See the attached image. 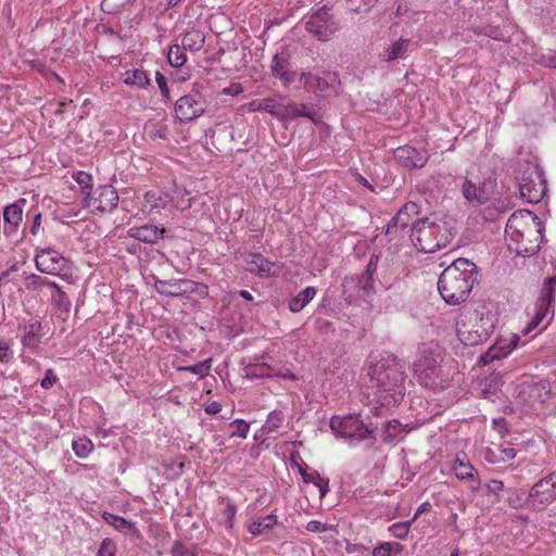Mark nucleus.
<instances>
[{"label": "nucleus", "mask_w": 556, "mask_h": 556, "mask_svg": "<svg viewBox=\"0 0 556 556\" xmlns=\"http://www.w3.org/2000/svg\"><path fill=\"white\" fill-rule=\"evenodd\" d=\"M370 388L375 389L374 399L380 407H393L405 395L403 365L395 357L377 362L368 371Z\"/></svg>", "instance_id": "f257e3e1"}, {"label": "nucleus", "mask_w": 556, "mask_h": 556, "mask_svg": "<svg viewBox=\"0 0 556 556\" xmlns=\"http://www.w3.org/2000/svg\"><path fill=\"white\" fill-rule=\"evenodd\" d=\"M543 230L539 217L528 210L513 213L505 229L511 242L509 248L525 257L532 256L540 251Z\"/></svg>", "instance_id": "f03ea898"}, {"label": "nucleus", "mask_w": 556, "mask_h": 556, "mask_svg": "<svg viewBox=\"0 0 556 556\" xmlns=\"http://www.w3.org/2000/svg\"><path fill=\"white\" fill-rule=\"evenodd\" d=\"M477 266L467 258H457L439 277L438 290L448 305L467 300L476 281Z\"/></svg>", "instance_id": "7ed1b4c3"}, {"label": "nucleus", "mask_w": 556, "mask_h": 556, "mask_svg": "<svg viewBox=\"0 0 556 556\" xmlns=\"http://www.w3.org/2000/svg\"><path fill=\"white\" fill-rule=\"evenodd\" d=\"M455 231L446 222H432L425 217L416 220L410 229V241L424 253H433L445 248L454 238Z\"/></svg>", "instance_id": "20e7f679"}, {"label": "nucleus", "mask_w": 556, "mask_h": 556, "mask_svg": "<svg viewBox=\"0 0 556 556\" xmlns=\"http://www.w3.org/2000/svg\"><path fill=\"white\" fill-rule=\"evenodd\" d=\"M329 427L337 438L343 439L352 447L366 441H376V428L365 422L359 414L332 416Z\"/></svg>", "instance_id": "39448f33"}, {"label": "nucleus", "mask_w": 556, "mask_h": 556, "mask_svg": "<svg viewBox=\"0 0 556 556\" xmlns=\"http://www.w3.org/2000/svg\"><path fill=\"white\" fill-rule=\"evenodd\" d=\"M517 179L520 197L528 203H539L547 192L546 179L539 166L527 164Z\"/></svg>", "instance_id": "423d86ee"}, {"label": "nucleus", "mask_w": 556, "mask_h": 556, "mask_svg": "<svg viewBox=\"0 0 556 556\" xmlns=\"http://www.w3.org/2000/svg\"><path fill=\"white\" fill-rule=\"evenodd\" d=\"M305 29L318 40L327 41L339 29V23L330 8L323 5L307 17Z\"/></svg>", "instance_id": "0eeeda50"}, {"label": "nucleus", "mask_w": 556, "mask_h": 556, "mask_svg": "<svg viewBox=\"0 0 556 556\" xmlns=\"http://www.w3.org/2000/svg\"><path fill=\"white\" fill-rule=\"evenodd\" d=\"M207 103L201 92L192 89L188 94L180 97L175 103L176 117L181 123H191L202 116Z\"/></svg>", "instance_id": "6e6552de"}, {"label": "nucleus", "mask_w": 556, "mask_h": 556, "mask_svg": "<svg viewBox=\"0 0 556 556\" xmlns=\"http://www.w3.org/2000/svg\"><path fill=\"white\" fill-rule=\"evenodd\" d=\"M86 208L92 214L112 212L118 204L117 191L110 185L99 186L93 192L83 198Z\"/></svg>", "instance_id": "1a4fd4ad"}, {"label": "nucleus", "mask_w": 556, "mask_h": 556, "mask_svg": "<svg viewBox=\"0 0 556 556\" xmlns=\"http://www.w3.org/2000/svg\"><path fill=\"white\" fill-rule=\"evenodd\" d=\"M442 362V350L438 344H422L419 356L414 362V371L420 379H431L438 376V368Z\"/></svg>", "instance_id": "9d476101"}, {"label": "nucleus", "mask_w": 556, "mask_h": 556, "mask_svg": "<svg viewBox=\"0 0 556 556\" xmlns=\"http://www.w3.org/2000/svg\"><path fill=\"white\" fill-rule=\"evenodd\" d=\"M556 500V472L539 480L529 491L527 503L535 509H543Z\"/></svg>", "instance_id": "9b49d317"}, {"label": "nucleus", "mask_w": 556, "mask_h": 556, "mask_svg": "<svg viewBox=\"0 0 556 556\" xmlns=\"http://www.w3.org/2000/svg\"><path fill=\"white\" fill-rule=\"evenodd\" d=\"M35 263L39 271L53 276L60 275L67 268V260L52 248L37 249Z\"/></svg>", "instance_id": "f8f14e48"}, {"label": "nucleus", "mask_w": 556, "mask_h": 556, "mask_svg": "<svg viewBox=\"0 0 556 556\" xmlns=\"http://www.w3.org/2000/svg\"><path fill=\"white\" fill-rule=\"evenodd\" d=\"M141 277L144 280L146 285H154L156 291L160 294L166 296H180L185 292H187V286L190 283L189 280L180 279V280H160L154 276L152 269H149L148 265L141 264Z\"/></svg>", "instance_id": "ddd939ff"}, {"label": "nucleus", "mask_w": 556, "mask_h": 556, "mask_svg": "<svg viewBox=\"0 0 556 556\" xmlns=\"http://www.w3.org/2000/svg\"><path fill=\"white\" fill-rule=\"evenodd\" d=\"M270 72L283 86H290L295 80V72L291 70V53L283 46L271 59Z\"/></svg>", "instance_id": "4468645a"}, {"label": "nucleus", "mask_w": 556, "mask_h": 556, "mask_svg": "<svg viewBox=\"0 0 556 556\" xmlns=\"http://www.w3.org/2000/svg\"><path fill=\"white\" fill-rule=\"evenodd\" d=\"M481 325H473L471 329H457L458 339L469 346L478 345L490 337L494 329L492 318L486 317L485 320L481 318Z\"/></svg>", "instance_id": "2eb2a0df"}, {"label": "nucleus", "mask_w": 556, "mask_h": 556, "mask_svg": "<svg viewBox=\"0 0 556 556\" xmlns=\"http://www.w3.org/2000/svg\"><path fill=\"white\" fill-rule=\"evenodd\" d=\"M394 159L401 166L405 168H422L429 160V154L424 149H417L412 146H403L394 151Z\"/></svg>", "instance_id": "dca6fc26"}, {"label": "nucleus", "mask_w": 556, "mask_h": 556, "mask_svg": "<svg viewBox=\"0 0 556 556\" xmlns=\"http://www.w3.org/2000/svg\"><path fill=\"white\" fill-rule=\"evenodd\" d=\"M168 202V194L160 188L147 190L141 201V214H147L155 218V216L160 215L162 210L166 207Z\"/></svg>", "instance_id": "f3484780"}, {"label": "nucleus", "mask_w": 556, "mask_h": 556, "mask_svg": "<svg viewBox=\"0 0 556 556\" xmlns=\"http://www.w3.org/2000/svg\"><path fill=\"white\" fill-rule=\"evenodd\" d=\"M419 214V205L416 202H406L399 212L388 223L386 233L396 236L400 229H405L408 226L412 217Z\"/></svg>", "instance_id": "a211bd4d"}, {"label": "nucleus", "mask_w": 556, "mask_h": 556, "mask_svg": "<svg viewBox=\"0 0 556 556\" xmlns=\"http://www.w3.org/2000/svg\"><path fill=\"white\" fill-rule=\"evenodd\" d=\"M25 200H21L9 204L3 210V227L2 231L5 237H12L18 230L23 220V205Z\"/></svg>", "instance_id": "6ab92c4d"}, {"label": "nucleus", "mask_w": 556, "mask_h": 556, "mask_svg": "<svg viewBox=\"0 0 556 556\" xmlns=\"http://www.w3.org/2000/svg\"><path fill=\"white\" fill-rule=\"evenodd\" d=\"M464 458L456 457L453 462L452 470L457 479L468 481L469 489L472 492H477L480 489V479L477 469Z\"/></svg>", "instance_id": "aec40b11"}, {"label": "nucleus", "mask_w": 556, "mask_h": 556, "mask_svg": "<svg viewBox=\"0 0 556 556\" xmlns=\"http://www.w3.org/2000/svg\"><path fill=\"white\" fill-rule=\"evenodd\" d=\"M316 88L327 97H337L342 90L341 80L336 72L324 71L314 76Z\"/></svg>", "instance_id": "412c9836"}, {"label": "nucleus", "mask_w": 556, "mask_h": 556, "mask_svg": "<svg viewBox=\"0 0 556 556\" xmlns=\"http://www.w3.org/2000/svg\"><path fill=\"white\" fill-rule=\"evenodd\" d=\"M22 331L21 342L24 348L36 350L41 340L42 326L40 321H25L20 326Z\"/></svg>", "instance_id": "4be33fe9"}, {"label": "nucleus", "mask_w": 556, "mask_h": 556, "mask_svg": "<svg viewBox=\"0 0 556 556\" xmlns=\"http://www.w3.org/2000/svg\"><path fill=\"white\" fill-rule=\"evenodd\" d=\"M460 192L465 200L475 206L481 205L488 201L484 185L482 184L477 186L468 178L463 180L460 185Z\"/></svg>", "instance_id": "5701e85b"}, {"label": "nucleus", "mask_w": 556, "mask_h": 556, "mask_svg": "<svg viewBox=\"0 0 556 556\" xmlns=\"http://www.w3.org/2000/svg\"><path fill=\"white\" fill-rule=\"evenodd\" d=\"M407 430L397 419H391L384 422L381 433V440L386 444H394L403 440Z\"/></svg>", "instance_id": "b1692460"}, {"label": "nucleus", "mask_w": 556, "mask_h": 556, "mask_svg": "<svg viewBox=\"0 0 556 556\" xmlns=\"http://www.w3.org/2000/svg\"><path fill=\"white\" fill-rule=\"evenodd\" d=\"M250 273L258 277H267L270 275L274 263L269 262L261 253H250L245 260Z\"/></svg>", "instance_id": "393cba45"}, {"label": "nucleus", "mask_w": 556, "mask_h": 556, "mask_svg": "<svg viewBox=\"0 0 556 556\" xmlns=\"http://www.w3.org/2000/svg\"><path fill=\"white\" fill-rule=\"evenodd\" d=\"M280 118H296L307 117L315 124L318 123L317 114L307 110L305 104L289 103L287 105L281 104Z\"/></svg>", "instance_id": "a878e982"}, {"label": "nucleus", "mask_w": 556, "mask_h": 556, "mask_svg": "<svg viewBox=\"0 0 556 556\" xmlns=\"http://www.w3.org/2000/svg\"><path fill=\"white\" fill-rule=\"evenodd\" d=\"M249 112H267L274 116H280L281 104L274 98L252 100L247 104Z\"/></svg>", "instance_id": "bb28decb"}, {"label": "nucleus", "mask_w": 556, "mask_h": 556, "mask_svg": "<svg viewBox=\"0 0 556 556\" xmlns=\"http://www.w3.org/2000/svg\"><path fill=\"white\" fill-rule=\"evenodd\" d=\"M314 287H306L304 290L292 296L288 302V307L292 313L301 312L316 295Z\"/></svg>", "instance_id": "cd10ccee"}, {"label": "nucleus", "mask_w": 556, "mask_h": 556, "mask_svg": "<svg viewBox=\"0 0 556 556\" xmlns=\"http://www.w3.org/2000/svg\"><path fill=\"white\" fill-rule=\"evenodd\" d=\"M556 277H547L543 281L540 296L536 302L540 305H547L555 308Z\"/></svg>", "instance_id": "c85d7f7f"}, {"label": "nucleus", "mask_w": 556, "mask_h": 556, "mask_svg": "<svg viewBox=\"0 0 556 556\" xmlns=\"http://www.w3.org/2000/svg\"><path fill=\"white\" fill-rule=\"evenodd\" d=\"M205 42L204 34L195 28H191L185 33L181 39V46L185 50H190L192 52L199 51L202 49Z\"/></svg>", "instance_id": "c756f323"}, {"label": "nucleus", "mask_w": 556, "mask_h": 556, "mask_svg": "<svg viewBox=\"0 0 556 556\" xmlns=\"http://www.w3.org/2000/svg\"><path fill=\"white\" fill-rule=\"evenodd\" d=\"M49 289H51L50 301L52 305L62 313H68L71 311L72 303L67 294L56 282H53Z\"/></svg>", "instance_id": "7c9ffc66"}, {"label": "nucleus", "mask_w": 556, "mask_h": 556, "mask_svg": "<svg viewBox=\"0 0 556 556\" xmlns=\"http://www.w3.org/2000/svg\"><path fill=\"white\" fill-rule=\"evenodd\" d=\"M164 227L156 225H141V242L156 244L163 239Z\"/></svg>", "instance_id": "2f4dec72"}, {"label": "nucleus", "mask_w": 556, "mask_h": 556, "mask_svg": "<svg viewBox=\"0 0 556 556\" xmlns=\"http://www.w3.org/2000/svg\"><path fill=\"white\" fill-rule=\"evenodd\" d=\"M409 40L400 39L392 43V46L386 51L384 60L392 62L397 59H404L408 50Z\"/></svg>", "instance_id": "473e14b6"}, {"label": "nucleus", "mask_w": 556, "mask_h": 556, "mask_svg": "<svg viewBox=\"0 0 556 556\" xmlns=\"http://www.w3.org/2000/svg\"><path fill=\"white\" fill-rule=\"evenodd\" d=\"M277 523V516L275 514H269L267 516L261 517L257 520L253 521L249 526V531L253 535H260L265 530L271 529Z\"/></svg>", "instance_id": "72a5a7b5"}, {"label": "nucleus", "mask_w": 556, "mask_h": 556, "mask_svg": "<svg viewBox=\"0 0 556 556\" xmlns=\"http://www.w3.org/2000/svg\"><path fill=\"white\" fill-rule=\"evenodd\" d=\"M103 519L105 520L106 523L113 526L116 530L125 534L134 532L135 523L126 520L123 517H119L111 513H104Z\"/></svg>", "instance_id": "f704fd0d"}, {"label": "nucleus", "mask_w": 556, "mask_h": 556, "mask_svg": "<svg viewBox=\"0 0 556 556\" xmlns=\"http://www.w3.org/2000/svg\"><path fill=\"white\" fill-rule=\"evenodd\" d=\"M144 132L148 137L151 139H166L167 137V126L164 124L163 121L160 122H148L144 125Z\"/></svg>", "instance_id": "c9c22d12"}, {"label": "nucleus", "mask_w": 556, "mask_h": 556, "mask_svg": "<svg viewBox=\"0 0 556 556\" xmlns=\"http://www.w3.org/2000/svg\"><path fill=\"white\" fill-rule=\"evenodd\" d=\"M167 60L173 67H181L187 62L182 46L172 45L167 53Z\"/></svg>", "instance_id": "e433bc0d"}, {"label": "nucleus", "mask_w": 556, "mask_h": 556, "mask_svg": "<svg viewBox=\"0 0 556 556\" xmlns=\"http://www.w3.org/2000/svg\"><path fill=\"white\" fill-rule=\"evenodd\" d=\"M72 448L77 457L87 458L93 450V443L88 438L83 437L73 441Z\"/></svg>", "instance_id": "4c0bfd02"}, {"label": "nucleus", "mask_w": 556, "mask_h": 556, "mask_svg": "<svg viewBox=\"0 0 556 556\" xmlns=\"http://www.w3.org/2000/svg\"><path fill=\"white\" fill-rule=\"evenodd\" d=\"M212 366V358L204 359L202 362H198L197 364L189 366H181L178 369L181 371H188L193 375H197L200 378H204L210 374Z\"/></svg>", "instance_id": "58836bf2"}, {"label": "nucleus", "mask_w": 556, "mask_h": 556, "mask_svg": "<svg viewBox=\"0 0 556 556\" xmlns=\"http://www.w3.org/2000/svg\"><path fill=\"white\" fill-rule=\"evenodd\" d=\"M72 178L81 188L83 198L86 195V193L87 194L91 193L92 185H93V178H92V176L90 174H88L86 172H83V170H78V172H74L73 173Z\"/></svg>", "instance_id": "ea45409f"}, {"label": "nucleus", "mask_w": 556, "mask_h": 556, "mask_svg": "<svg viewBox=\"0 0 556 556\" xmlns=\"http://www.w3.org/2000/svg\"><path fill=\"white\" fill-rule=\"evenodd\" d=\"M283 420H285V415H283L282 410L275 409L269 413V415L263 426V429L267 432H274L282 426Z\"/></svg>", "instance_id": "a19ab883"}, {"label": "nucleus", "mask_w": 556, "mask_h": 556, "mask_svg": "<svg viewBox=\"0 0 556 556\" xmlns=\"http://www.w3.org/2000/svg\"><path fill=\"white\" fill-rule=\"evenodd\" d=\"M413 522L414 521L412 519L407 521L395 522L389 527V532L392 536L399 540H405L409 533Z\"/></svg>", "instance_id": "79ce46f5"}, {"label": "nucleus", "mask_w": 556, "mask_h": 556, "mask_svg": "<svg viewBox=\"0 0 556 556\" xmlns=\"http://www.w3.org/2000/svg\"><path fill=\"white\" fill-rule=\"evenodd\" d=\"M554 314H555V308L549 307L547 305H540L538 302H535L534 308H533V316L536 319H539L541 321H544L546 319V325H548L553 320Z\"/></svg>", "instance_id": "37998d69"}, {"label": "nucleus", "mask_w": 556, "mask_h": 556, "mask_svg": "<svg viewBox=\"0 0 556 556\" xmlns=\"http://www.w3.org/2000/svg\"><path fill=\"white\" fill-rule=\"evenodd\" d=\"M229 427L233 428V430L230 433L231 438L238 437L241 439H245L250 431V424L247 422L245 420L239 419V418L231 421L229 424Z\"/></svg>", "instance_id": "c03bdc74"}, {"label": "nucleus", "mask_w": 556, "mask_h": 556, "mask_svg": "<svg viewBox=\"0 0 556 556\" xmlns=\"http://www.w3.org/2000/svg\"><path fill=\"white\" fill-rule=\"evenodd\" d=\"M534 60L540 65L556 68V51L536 52Z\"/></svg>", "instance_id": "a18cd8bd"}, {"label": "nucleus", "mask_w": 556, "mask_h": 556, "mask_svg": "<svg viewBox=\"0 0 556 556\" xmlns=\"http://www.w3.org/2000/svg\"><path fill=\"white\" fill-rule=\"evenodd\" d=\"M54 281L42 278L38 275L31 274L26 278V287L28 289H42L50 288Z\"/></svg>", "instance_id": "49530a36"}, {"label": "nucleus", "mask_w": 556, "mask_h": 556, "mask_svg": "<svg viewBox=\"0 0 556 556\" xmlns=\"http://www.w3.org/2000/svg\"><path fill=\"white\" fill-rule=\"evenodd\" d=\"M314 327L321 334H333L336 331L333 324L323 317H317L314 320Z\"/></svg>", "instance_id": "de8ad7c7"}, {"label": "nucleus", "mask_w": 556, "mask_h": 556, "mask_svg": "<svg viewBox=\"0 0 556 556\" xmlns=\"http://www.w3.org/2000/svg\"><path fill=\"white\" fill-rule=\"evenodd\" d=\"M393 547L396 548V551H400V544L392 543V542H386L380 544L379 546L375 547L372 551V556H391V552Z\"/></svg>", "instance_id": "09e8293b"}, {"label": "nucleus", "mask_w": 556, "mask_h": 556, "mask_svg": "<svg viewBox=\"0 0 556 556\" xmlns=\"http://www.w3.org/2000/svg\"><path fill=\"white\" fill-rule=\"evenodd\" d=\"M357 286L363 291L370 293L374 291V277L362 273L357 278Z\"/></svg>", "instance_id": "8fccbe9b"}, {"label": "nucleus", "mask_w": 556, "mask_h": 556, "mask_svg": "<svg viewBox=\"0 0 556 556\" xmlns=\"http://www.w3.org/2000/svg\"><path fill=\"white\" fill-rule=\"evenodd\" d=\"M485 488H486L488 493L495 495L496 496V501H498L500 500V494L504 491L505 485H504V482L502 480L492 479L486 484Z\"/></svg>", "instance_id": "3c124183"}, {"label": "nucleus", "mask_w": 556, "mask_h": 556, "mask_svg": "<svg viewBox=\"0 0 556 556\" xmlns=\"http://www.w3.org/2000/svg\"><path fill=\"white\" fill-rule=\"evenodd\" d=\"M13 355L11 346L4 341H0V363L9 364L13 359Z\"/></svg>", "instance_id": "603ef678"}, {"label": "nucleus", "mask_w": 556, "mask_h": 556, "mask_svg": "<svg viewBox=\"0 0 556 556\" xmlns=\"http://www.w3.org/2000/svg\"><path fill=\"white\" fill-rule=\"evenodd\" d=\"M164 260V254L159 249L151 248L149 251L146 252V260L147 263H154V264H162Z\"/></svg>", "instance_id": "864d4df0"}, {"label": "nucleus", "mask_w": 556, "mask_h": 556, "mask_svg": "<svg viewBox=\"0 0 556 556\" xmlns=\"http://www.w3.org/2000/svg\"><path fill=\"white\" fill-rule=\"evenodd\" d=\"M155 80L161 90L163 98L168 100L169 99V89L167 87L166 77L161 72L156 71L155 72Z\"/></svg>", "instance_id": "5fc2aeb1"}, {"label": "nucleus", "mask_w": 556, "mask_h": 556, "mask_svg": "<svg viewBox=\"0 0 556 556\" xmlns=\"http://www.w3.org/2000/svg\"><path fill=\"white\" fill-rule=\"evenodd\" d=\"M58 382V377L54 371L49 368L45 371V377L40 381V386L42 389H50L53 384Z\"/></svg>", "instance_id": "6e6d98bb"}, {"label": "nucleus", "mask_w": 556, "mask_h": 556, "mask_svg": "<svg viewBox=\"0 0 556 556\" xmlns=\"http://www.w3.org/2000/svg\"><path fill=\"white\" fill-rule=\"evenodd\" d=\"M493 429L496 430L501 437H505L509 433V429L507 427V421L503 417L494 418L492 420Z\"/></svg>", "instance_id": "4d7b16f0"}, {"label": "nucleus", "mask_w": 556, "mask_h": 556, "mask_svg": "<svg viewBox=\"0 0 556 556\" xmlns=\"http://www.w3.org/2000/svg\"><path fill=\"white\" fill-rule=\"evenodd\" d=\"M115 547L111 540L105 539L103 540L100 548H99V556H114Z\"/></svg>", "instance_id": "13d9d810"}, {"label": "nucleus", "mask_w": 556, "mask_h": 556, "mask_svg": "<svg viewBox=\"0 0 556 556\" xmlns=\"http://www.w3.org/2000/svg\"><path fill=\"white\" fill-rule=\"evenodd\" d=\"M507 503L511 508H520L523 505H528L527 497L522 498L521 495H519L517 492L513 493L508 498Z\"/></svg>", "instance_id": "bf43d9fd"}, {"label": "nucleus", "mask_w": 556, "mask_h": 556, "mask_svg": "<svg viewBox=\"0 0 556 556\" xmlns=\"http://www.w3.org/2000/svg\"><path fill=\"white\" fill-rule=\"evenodd\" d=\"M243 92V87L240 83H231L228 87H225L222 91L223 94L236 97Z\"/></svg>", "instance_id": "052dcab7"}, {"label": "nucleus", "mask_w": 556, "mask_h": 556, "mask_svg": "<svg viewBox=\"0 0 556 556\" xmlns=\"http://www.w3.org/2000/svg\"><path fill=\"white\" fill-rule=\"evenodd\" d=\"M306 530L314 533H321L328 530V527L319 520H311L306 525Z\"/></svg>", "instance_id": "680f3d73"}, {"label": "nucleus", "mask_w": 556, "mask_h": 556, "mask_svg": "<svg viewBox=\"0 0 556 556\" xmlns=\"http://www.w3.org/2000/svg\"><path fill=\"white\" fill-rule=\"evenodd\" d=\"M172 556H193V554L181 542L177 541L172 547Z\"/></svg>", "instance_id": "e2e57ef3"}, {"label": "nucleus", "mask_w": 556, "mask_h": 556, "mask_svg": "<svg viewBox=\"0 0 556 556\" xmlns=\"http://www.w3.org/2000/svg\"><path fill=\"white\" fill-rule=\"evenodd\" d=\"M139 77V70L135 68L132 71H126L122 74V80L126 85H135Z\"/></svg>", "instance_id": "0e129e2a"}, {"label": "nucleus", "mask_w": 556, "mask_h": 556, "mask_svg": "<svg viewBox=\"0 0 556 556\" xmlns=\"http://www.w3.org/2000/svg\"><path fill=\"white\" fill-rule=\"evenodd\" d=\"M245 374L249 378H261L265 376L264 368L258 365H249L245 368Z\"/></svg>", "instance_id": "69168bd1"}, {"label": "nucleus", "mask_w": 556, "mask_h": 556, "mask_svg": "<svg viewBox=\"0 0 556 556\" xmlns=\"http://www.w3.org/2000/svg\"><path fill=\"white\" fill-rule=\"evenodd\" d=\"M346 2L349 9L356 14L368 12V10H365V5L362 0H346Z\"/></svg>", "instance_id": "338daca9"}, {"label": "nucleus", "mask_w": 556, "mask_h": 556, "mask_svg": "<svg viewBox=\"0 0 556 556\" xmlns=\"http://www.w3.org/2000/svg\"><path fill=\"white\" fill-rule=\"evenodd\" d=\"M222 403L217 401L207 402L204 405V410L208 415H216L222 410Z\"/></svg>", "instance_id": "774afa93"}]
</instances>
